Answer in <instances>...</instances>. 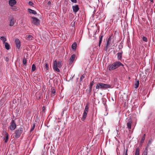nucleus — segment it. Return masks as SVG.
I'll use <instances>...</instances> for the list:
<instances>
[{
	"instance_id": "37",
	"label": "nucleus",
	"mask_w": 155,
	"mask_h": 155,
	"mask_svg": "<svg viewBox=\"0 0 155 155\" xmlns=\"http://www.w3.org/2000/svg\"><path fill=\"white\" fill-rule=\"evenodd\" d=\"M94 84V81H92L91 82L90 84V88L91 89V88L92 86Z\"/></svg>"
},
{
	"instance_id": "24",
	"label": "nucleus",
	"mask_w": 155,
	"mask_h": 155,
	"mask_svg": "<svg viewBox=\"0 0 155 155\" xmlns=\"http://www.w3.org/2000/svg\"><path fill=\"white\" fill-rule=\"evenodd\" d=\"M139 149L138 148H137L135 150V155H139Z\"/></svg>"
},
{
	"instance_id": "9",
	"label": "nucleus",
	"mask_w": 155,
	"mask_h": 155,
	"mask_svg": "<svg viewBox=\"0 0 155 155\" xmlns=\"http://www.w3.org/2000/svg\"><path fill=\"white\" fill-rule=\"evenodd\" d=\"M114 64L116 69L119 67L120 66H123V65L122 63H121L120 62L118 61H117L115 62H114Z\"/></svg>"
},
{
	"instance_id": "12",
	"label": "nucleus",
	"mask_w": 155,
	"mask_h": 155,
	"mask_svg": "<svg viewBox=\"0 0 155 155\" xmlns=\"http://www.w3.org/2000/svg\"><path fill=\"white\" fill-rule=\"evenodd\" d=\"M15 24V19L13 18H11L9 20V25L10 26H13Z\"/></svg>"
},
{
	"instance_id": "26",
	"label": "nucleus",
	"mask_w": 155,
	"mask_h": 155,
	"mask_svg": "<svg viewBox=\"0 0 155 155\" xmlns=\"http://www.w3.org/2000/svg\"><path fill=\"white\" fill-rule=\"evenodd\" d=\"M103 37V36H101L99 37V47L100 46L102 42Z\"/></svg>"
},
{
	"instance_id": "42",
	"label": "nucleus",
	"mask_w": 155,
	"mask_h": 155,
	"mask_svg": "<svg viewBox=\"0 0 155 155\" xmlns=\"http://www.w3.org/2000/svg\"><path fill=\"white\" fill-rule=\"evenodd\" d=\"M51 4V2L50 1H49L48 2V5H50Z\"/></svg>"
},
{
	"instance_id": "3",
	"label": "nucleus",
	"mask_w": 155,
	"mask_h": 155,
	"mask_svg": "<svg viewBox=\"0 0 155 155\" xmlns=\"http://www.w3.org/2000/svg\"><path fill=\"white\" fill-rule=\"evenodd\" d=\"M23 132V129L21 128H19L15 131V137L16 138H18Z\"/></svg>"
},
{
	"instance_id": "45",
	"label": "nucleus",
	"mask_w": 155,
	"mask_h": 155,
	"mask_svg": "<svg viewBox=\"0 0 155 155\" xmlns=\"http://www.w3.org/2000/svg\"><path fill=\"white\" fill-rule=\"evenodd\" d=\"M64 111H62V114H64Z\"/></svg>"
},
{
	"instance_id": "19",
	"label": "nucleus",
	"mask_w": 155,
	"mask_h": 155,
	"mask_svg": "<svg viewBox=\"0 0 155 155\" xmlns=\"http://www.w3.org/2000/svg\"><path fill=\"white\" fill-rule=\"evenodd\" d=\"M71 47L72 49L73 50H75L76 48L77 43L76 42H74L73 43V44L72 45Z\"/></svg>"
},
{
	"instance_id": "43",
	"label": "nucleus",
	"mask_w": 155,
	"mask_h": 155,
	"mask_svg": "<svg viewBox=\"0 0 155 155\" xmlns=\"http://www.w3.org/2000/svg\"><path fill=\"white\" fill-rule=\"evenodd\" d=\"M150 1L151 2H153V0H150Z\"/></svg>"
},
{
	"instance_id": "46",
	"label": "nucleus",
	"mask_w": 155,
	"mask_h": 155,
	"mask_svg": "<svg viewBox=\"0 0 155 155\" xmlns=\"http://www.w3.org/2000/svg\"><path fill=\"white\" fill-rule=\"evenodd\" d=\"M12 155L10 154H9V155Z\"/></svg>"
},
{
	"instance_id": "27",
	"label": "nucleus",
	"mask_w": 155,
	"mask_h": 155,
	"mask_svg": "<svg viewBox=\"0 0 155 155\" xmlns=\"http://www.w3.org/2000/svg\"><path fill=\"white\" fill-rule=\"evenodd\" d=\"M51 94H53V95H55L56 93V90L54 88H52L51 89Z\"/></svg>"
},
{
	"instance_id": "11",
	"label": "nucleus",
	"mask_w": 155,
	"mask_h": 155,
	"mask_svg": "<svg viewBox=\"0 0 155 155\" xmlns=\"http://www.w3.org/2000/svg\"><path fill=\"white\" fill-rule=\"evenodd\" d=\"M108 67L110 71L116 69L114 63L112 64L109 65L108 66Z\"/></svg>"
},
{
	"instance_id": "38",
	"label": "nucleus",
	"mask_w": 155,
	"mask_h": 155,
	"mask_svg": "<svg viewBox=\"0 0 155 155\" xmlns=\"http://www.w3.org/2000/svg\"><path fill=\"white\" fill-rule=\"evenodd\" d=\"M143 40L145 41H147V38L145 37H143Z\"/></svg>"
},
{
	"instance_id": "32",
	"label": "nucleus",
	"mask_w": 155,
	"mask_h": 155,
	"mask_svg": "<svg viewBox=\"0 0 155 155\" xmlns=\"http://www.w3.org/2000/svg\"><path fill=\"white\" fill-rule=\"evenodd\" d=\"M12 9L13 11H16L17 10H18V8L16 6H13L12 8Z\"/></svg>"
},
{
	"instance_id": "22",
	"label": "nucleus",
	"mask_w": 155,
	"mask_h": 155,
	"mask_svg": "<svg viewBox=\"0 0 155 155\" xmlns=\"http://www.w3.org/2000/svg\"><path fill=\"white\" fill-rule=\"evenodd\" d=\"M139 83L138 81H136L134 84L135 88H137L139 86Z\"/></svg>"
},
{
	"instance_id": "10",
	"label": "nucleus",
	"mask_w": 155,
	"mask_h": 155,
	"mask_svg": "<svg viewBox=\"0 0 155 155\" xmlns=\"http://www.w3.org/2000/svg\"><path fill=\"white\" fill-rule=\"evenodd\" d=\"M15 42L16 47L18 48H20L21 46L20 41L18 39H16L15 40Z\"/></svg>"
},
{
	"instance_id": "21",
	"label": "nucleus",
	"mask_w": 155,
	"mask_h": 155,
	"mask_svg": "<svg viewBox=\"0 0 155 155\" xmlns=\"http://www.w3.org/2000/svg\"><path fill=\"white\" fill-rule=\"evenodd\" d=\"M111 36H110L108 39L107 41V44H106L107 45H109L110 44L111 41Z\"/></svg>"
},
{
	"instance_id": "6",
	"label": "nucleus",
	"mask_w": 155,
	"mask_h": 155,
	"mask_svg": "<svg viewBox=\"0 0 155 155\" xmlns=\"http://www.w3.org/2000/svg\"><path fill=\"white\" fill-rule=\"evenodd\" d=\"M33 19L32 21V23L35 25L38 26L39 25L40 21L38 19L34 17H31Z\"/></svg>"
},
{
	"instance_id": "35",
	"label": "nucleus",
	"mask_w": 155,
	"mask_h": 155,
	"mask_svg": "<svg viewBox=\"0 0 155 155\" xmlns=\"http://www.w3.org/2000/svg\"><path fill=\"white\" fill-rule=\"evenodd\" d=\"M23 64H24V65H25L26 64V63H27V61L26 59V58H24L23 59Z\"/></svg>"
},
{
	"instance_id": "33",
	"label": "nucleus",
	"mask_w": 155,
	"mask_h": 155,
	"mask_svg": "<svg viewBox=\"0 0 155 155\" xmlns=\"http://www.w3.org/2000/svg\"><path fill=\"white\" fill-rule=\"evenodd\" d=\"M48 65L47 63H46L45 64V66L44 68V70H45V71H47L48 69Z\"/></svg>"
},
{
	"instance_id": "4",
	"label": "nucleus",
	"mask_w": 155,
	"mask_h": 155,
	"mask_svg": "<svg viewBox=\"0 0 155 155\" xmlns=\"http://www.w3.org/2000/svg\"><path fill=\"white\" fill-rule=\"evenodd\" d=\"M16 125L14 120H12L10 123L8 128L11 130H14L16 128Z\"/></svg>"
},
{
	"instance_id": "5",
	"label": "nucleus",
	"mask_w": 155,
	"mask_h": 155,
	"mask_svg": "<svg viewBox=\"0 0 155 155\" xmlns=\"http://www.w3.org/2000/svg\"><path fill=\"white\" fill-rule=\"evenodd\" d=\"M89 109V107L88 106V105H86L85 106V109L84 110V111L83 113V117L82 119H83V120H84L85 119L87 115V113Z\"/></svg>"
},
{
	"instance_id": "34",
	"label": "nucleus",
	"mask_w": 155,
	"mask_h": 155,
	"mask_svg": "<svg viewBox=\"0 0 155 155\" xmlns=\"http://www.w3.org/2000/svg\"><path fill=\"white\" fill-rule=\"evenodd\" d=\"M128 151V149L127 148L126 149H125V148H124V155H128L127 154Z\"/></svg>"
},
{
	"instance_id": "8",
	"label": "nucleus",
	"mask_w": 155,
	"mask_h": 155,
	"mask_svg": "<svg viewBox=\"0 0 155 155\" xmlns=\"http://www.w3.org/2000/svg\"><path fill=\"white\" fill-rule=\"evenodd\" d=\"M72 9L73 12L76 13L78 11L79 9V8L78 7V5H75L72 6Z\"/></svg>"
},
{
	"instance_id": "2",
	"label": "nucleus",
	"mask_w": 155,
	"mask_h": 155,
	"mask_svg": "<svg viewBox=\"0 0 155 155\" xmlns=\"http://www.w3.org/2000/svg\"><path fill=\"white\" fill-rule=\"evenodd\" d=\"M61 66V61H59L58 62L56 61H55L54 62L53 68L54 71L59 72L60 70L58 68H60Z\"/></svg>"
},
{
	"instance_id": "18",
	"label": "nucleus",
	"mask_w": 155,
	"mask_h": 155,
	"mask_svg": "<svg viewBox=\"0 0 155 155\" xmlns=\"http://www.w3.org/2000/svg\"><path fill=\"white\" fill-rule=\"evenodd\" d=\"M5 142L6 143L8 140L9 135L6 132H5Z\"/></svg>"
},
{
	"instance_id": "39",
	"label": "nucleus",
	"mask_w": 155,
	"mask_h": 155,
	"mask_svg": "<svg viewBox=\"0 0 155 155\" xmlns=\"http://www.w3.org/2000/svg\"><path fill=\"white\" fill-rule=\"evenodd\" d=\"M109 45H107L106 44V46L105 47V48H104V49L106 51H107V49H108V46Z\"/></svg>"
},
{
	"instance_id": "44",
	"label": "nucleus",
	"mask_w": 155,
	"mask_h": 155,
	"mask_svg": "<svg viewBox=\"0 0 155 155\" xmlns=\"http://www.w3.org/2000/svg\"><path fill=\"white\" fill-rule=\"evenodd\" d=\"M44 108H45L44 107H43V108H42V109H43V110H44Z\"/></svg>"
},
{
	"instance_id": "15",
	"label": "nucleus",
	"mask_w": 155,
	"mask_h": 155,
	"mask_svg": "<svg viewBox=\"0 0 155 155\" xmlns=\"http://www.w3.org/2000/svg\"><path fill=\"white\" fill-rule=\"evenodd\" d=\"M122 51L121 52L117 53V58L118 60H121L122 58Z\"/></svg>"
},
{
	"instance_id": "1",
	"label": "nucleus",
	"mask_w": 155,
	"mask_h": 155,
	"mask_svg": "<svg viewBox=\"0 0 155 155\" xmlns=\"http://www.w3.org/2000/svg\"><path fill=\"white\" fill-rule=\"evenodd\" d=\"M110 87L111 85L109 84L99 83L97 84L96 88L97 89H101L105 90L108 88H110Z\"/></svg>"
},
{
	"instance_id": "23",
	"label": "nucleus",
	"mask_w": 155,
	"mask_h": 155,
	"mask_svg": "<svg viewBox=\"0 0 155 155\" xmlns=\"http://www.w3.org/2000/svg\"><path fill=\"white\" fill-rule=\"evenodd\" d=\"M132 122H131L130 121H129L127 124V127L129 129H130L131 128V124Z\"/></svg>"
},
{
	"instance_id": "14",
	"label": "nucleus",
	"mask_w": 155,
	"mask_h": 155,
	"mask_svg": "<svg viewBox=\"0 0 155 155\" xmlns=\"http://www.w3.org/2000/svg\"><path fill=\"white\" fill-rule=\"evenodd\" d=\"M153 140L152 139L150 138L147 144V146L146 147V149H148L149 147L150 146V145L151 144L152 142H153Z\"/></svg>"
},
{
	"instance_id": "7",
	"label": "nucleus",
	"mask_w": 155,
	"mask_h": 155,
	"mask_svg": "<svg viewBox=\"0 0 155 155\" xmlns=\"http://www.w3.org/2000/svg\"><path fill=\"white\" fill-rule=\"evenodd\" d=\"M17 2L15 0H10L8 1L9 5L11 7H13L16 4Z\"/></svg>"
},
{
	"instance_id": "30",
	"label": "nucleus",
	"mask_w": 155,
	"mask_h": 155,
	"mask_svg": "<svg viewBox=\"0 0 155 155\" xmlns=\"http://www.w3.org/2000/svg\"><path fill=\"white\" fill-rule=\"evenodd\" d=\"M145 134H144L143 135V137H142V138L141 140V143H142L143 142L144 140L145 139Z\"/></svg>"
},
{
	"instance_id": "41",
	"label": "nucleus",
	"mask_w": 155,
	"mask_h": 155,
	"mask_svg": "<svg viewBox=\"0 0 155 155\" xmlns=\"http://www.w3.org/2000/svg\"><path fill=\"white\" fill-rule=\"evenodd\" d=\"M72 2L76 3L77 2V0H71Z\"/></svg>"
},
{
	"instance_id": "40",
	"label": "nucleus",
	"mask_w": 155,
	"mask_h": 155,
	"mask_svg": "<svg viewBox=\"0 0 155 155\" xmlns=\"http://www.w3.org/2000/svg\"><path fill=\"white\" fill-rule=\"evenodd\" d=\"M33 3L31 1H30L28 2V4L30 5H33Z\"/></svg>"
},
{
	"instance_id": "31",
	"label": "nucleus",
	"mask_w": 155,
	"mask_h": 155,
	"mask_svg": "<svg viewBox=\"0 0 155 155\" xmlns=\"http://www.w3.org/2000/svg\"><path fill=\"white\" fill-rule=\"evenodd\" d=\"M85 76V74H83L80 78V81H81L83 80Z\"/></svg>"
},
{
	"instance_id": "20",
	"label": "nucleus",
	"mask_w": 155,
	"mask_h": 155,
	"mask_svg": "<svg viewBox=\"0 0 155 155\" xmlns=\"http://www.w3.org/2000/svg\"><path fill=\"white\" fill-rule=\"evenodd\" d=\"M4 44L5 48L7 50H9L10 49V46L8 43L7 42H5Z\"/></svg>"
},
{
	"instance_id": "29",
	"label": "nucleus",
	"mask_w": 155,
	"mask_h": 155,
	"mask_svg": "<svg viewBox=\"0 0 155 155\" xmlns=\"http://www.w3.org/2000/svg\"><path fill=\"white\" fill-rule=\"evenodd\" d=\"M32 71H34L36 69V66L34 64H33L32 66Z\"/></svg>"
},
{
	"instance_id": "25",
	"label": "nucleus",
	"mask_w": 155,
	"mask_h": 155,
	"mask_svg": "<svg viewBox=\"0 0 155 155\" xmlns=\"http://www.w3.org/2000/svg\"><path fill=\"white\" fill-rule=\"evenodd\" d=\"M0 39L1 40H2V41L4 43H5V42L6 41V38L4 37H1L0 38Z\"/></svg>"
},
{
	"instance_id": "13",
	"label": "nucleus",
	"mask_w": 155,
	"mask_h": 155,
	"mask_svg": "<svg viewBox=\"0 0 155 155\" xmlns=\"http://www.w3.org/2000/svg\"><path fill=\"white\" fill-rule=\"evenodd\" d=\"M26 40L29 41L32 40L33 39V37L31 35H26L25 36Z\"/></svg>"
},
{
	"instance_id": "28",
	"label": "nucleus",
	"mask_w": 155,
	"mask_h": 155,
	"mask_svg": "<svg viewBox=\"0 0 155 155\" xmlns=\"http://www.w3.org/2000/svg\"><path fill=\"white\" fill-rule=\"evenodd\" d=\"M148 149H145L143 151L142 155H147Z\"/></svg>"
},
{
	"instance_id": "36",
	"label": "nucleus",
	"mask_w": 155,
	"mask_h": 155,
	"mask_svg": "<svg viewBox=\"0 0 155 155\" xmlns=\"http://www.w3.org/2000/svg\"><path fill=\"white\" fill-rule=\"evenodd\" d=\"M35 124H33V126L32 127H31V130H30V132H31L35 128Z\"/></svg>"
},
{
	"instance_id": "16",
	"label": "nucleus",
	"mask_w": 155,
	"mask_h": 155,
	"mask_svg": "<svg viewBox=\"0 0 155 155\" xmlns=\"http://www.w3.org/2000/svg\"><path fill=\"white\" fill-rule=\"evenodd\" d=\"M75 54H73L72 55L70 59L69 62L71 63L73 62L75 59Z\"/></svg>"
},
{
	"instance_id": "17",
	"label": "nucleus",
	"mask_w": 155,
	"mask_h": 155,
	"mask_svg": "<svg viewBox=\"0 0 155 155\" xmlns=\"http://www.w3.org/2000/svg\"><path fill=\"white\" fill-rule=\"evenodd\" d=\"M28 12L30 13H32L34 15L37 14V12L35 11L32 10L31 9L28 8Z\"/></svg>"
}]
</instances>
